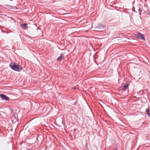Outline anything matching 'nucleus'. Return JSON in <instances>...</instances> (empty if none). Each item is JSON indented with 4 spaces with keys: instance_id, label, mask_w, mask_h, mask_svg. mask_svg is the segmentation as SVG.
Masks as SVG:
<instances>
[{
    "instance_id": "nucleus-2",
    "label": "nucleus",
    "mask_w": 150,
    "mask_h": 150,
    "mask_svg": "<svg viewBox=\"0 0 150 150\" xmlns=\"http://www.w3.org/2000/svg\"><path fill=\"white\" fill-rule=\"evenodd\" d=\"M136 36L138 39L142 40H145V39L144 37V35L143 34L139 32L138 33Z\"/></svg>"
},
{
    "instance_id": "nucleus-10",
    "label": "nucleus",
    "mask_w": 150,
    "mask_h": 150,
    "mask_svg": "<svg viewBox=\"0 0 150 150\" xmlns=\"http://www.w3.org/2000/svg\"><path fill=\"white\" fill-rule=\"evenodd\" d=\"M39 138H40L39 136H38V137H37V140H38V141H39Z\"/></svg>"
},
{
    "instance_id": "nucleus-3",
    "label": "nucleus",
    "mask_w": 150,
    "mask_h": 150,
    "mask_svg": "<svg viewBox=\"0 0 150 150\" xmlns=\"http://www.w3.org/2000/svg\"><path fill=\"white\" fill-rule=\"evenodd\" d=\"M0 96L3 100L6 101H8L9 100L8 98L5 95L1 94H0Z\"/></svg>"
},
{
    "instance_id": "nucleus-4",
    "label": "nucleus",
    "mask_w": 150,
    "mask_h": 150,
    "mask_svg": "<svg viewBox=\"0 0 150 150\" xmlns=\"http://www.w3.org/2000/svg\"><path fill=\"white\" fill-rule=\"evenodd\" d=\"M105 28V27L104 25H102L100 24H99L97 26V28L102 30L104 29Z\"/></svg>"
},
{
    "instance_id": "nucleus-9",
    "label": "nucleus",
    "mask_w": 150,
    "mask_h": 150,
    "mask_svg": "<svg viewBox=\"0 0 150 150\" xmlns=\"http://www.w3.org/2000/svg\"><path fill=\"white\" fill-rule=\"evenodd\" d=\"M147 14L148 15H150V12L149 10H148L147 11Z\"/></svg>"
},
{
    "instance_id": "nucleus-13",
    "label": "nucleus",
    "mask_w": 150,
    "mask_h": 150,
    "mask_svg": "<svg viewBox=\"0 0 150 150\" xmlns=\"http://www.w3.org/2000/svg\"><path fill=\"white\" fill-rule=\"evenodd\" d=\"M40 136L41 137H42V136H41H41Z\"/></svg>"
},
{
    "instance_id": "nucleus-12",
    "label": "nucleus",
    "mask_w": 150,
    "mask_h": 150,
    "mask_svg": "<svg viewBox=\"0 0 150 150\" xmlns=\"http://www.w3.org/2000/svg\"><path fill=\"white\" fill-rule=\"evenodd\" d=\"M62 124H64L63 123V120H62Z\"/></svg>"
},
{
    "instance_id": "nucleus-11",
    "label": "nucleus",
    "mask_w": 150,
    "mask_h": 150,
    "mask_svg": "<svg viewBox=\"0 0 150 150\" xmlns=\"http://www.w3.org/2000/svg\"><path fill=\"white\" fill-rule=\"evenodd\" d=\"M7 6H9L8 5H7ZM10 8H13V7L12 6H10Z\"/></svg>"
},
{
    "instance_id": "nucleus-5",
    "label": "nucleus",
    "mask_w": 150,
    "mask_h": 150,
    "mask_svg": "<svg viewBox=\"0 0 150 150\" xmlns=\"http://www.w3.org/2000/svg\"><path fill=\"white\" fill-rule=\"evenodd\" d=\"M21 27L24 29H26L27 28V25L26 24H21Z\"/></svg>"
},
{
    "instance_id": "nucleus-7",
    "label": "nucleus",
    "mask_w": 150,
    "mask_h": 150,
    "mask_svg": "<svg viewBox=\"0 0 150 150\" xmlns=\"http://www.w3.org/2000/svg\"><path fill=\"white\" fill-rule=\"evenodd\" d=\"M63 55L61 54L60 56L57 58V60L58 61H60L63 58Z\"/></svg>"
},
{
    "instance_id": "nucleus-1",
    "label": "nucleus",
    "mask_w": 150,
    "mask_h": 150,
    "mask_svg": "<svg viewBox=\"0 0 150 150\" xmlns=\"http://www.w3.org/2000/svg\"><path fill=\"white\" fill-rule=\"evenodd\" d=\"M9 67L12 69L17 71L19 72L23 69L22 67L17 64H10Z\"/></svg>"
},
{
    "instance_id": "nucleus-8",
    "label": "nucleus",
    "mask_w": 150,
    "mask_h": 150,
    "mask_svg": "<svg viewBox=\"0 0 150 150\" xmlns=\"http://www.w3.org/2000/svg\"><path fill=\"white\" fill-rule=\"evenodd\" d=\"M147 114L149 116H150V110L149 108H147L146 110Z\"/></svg>"
},
{
    "instance_id": "nucleus-6",
    "label": "nucleus",
    "mask_w": 150,
    "mask_h": 150,
    "mask_svg": "<svg viewBox=\"0 0 150 150\" xmlns=\"http://www.w3.org/2000/svg\"><path fill=\"white\" fill-rule=\"evenodd\" d=\"M128 86V83H126L125 84L123 88L122 89V90H126Z\"/></svg>"
},
{
    "instance_id": "nucleus-14",
    "label": "nucleus",
    "mask_w": 150,
    "mask_h": 150,
    "mask_svg": "<svg viewBox=\"0 0 150 150\" xmlns=\"http://www.w3.org/2000/svg\"><path fill=\"white\" fill-rule=\"evenodd\" d=\"M115 150H116V149H115Z\"/></svg>"
}]
</instances>
